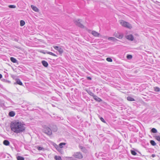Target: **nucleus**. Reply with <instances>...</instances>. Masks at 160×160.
<instances>
[{
  "instance_id": "nucleus-22",
  "label": "nucleus",
  "mask_w": 160,
  "mask_h": 160,
  "mask_svg": "<svg viewBox=\"0 0 160 160\" xmlns=\"http://www.w3.org/2000/svg\"><path fill=\"white\" fill-rule=\"evenodd\" d=\"M25 24V22L24 21L21 20L20 21V25L23 26Z\"/></svg>"
},
{
  "instance_id": "nucleus-1",
  "label": "nucleus",
  "mask_w": 160,
  "mask_h": 160,
  "mask_svg": "<svg viewBox=\"0 0 160 160\" xmlns=\"http://www.w3.org/2000/svg\"><path fill=\"white\" fill-rule=\"evenodd\" d=\"M11 130L16 133H19L24 132L26 129L25 124L19 120H15L10 124Z\"/></svg>"
},
{
  "instance_id": "nucleus-15",
  "label": "nucleus",
  "mask_w": 160,
  "mask_h": 160,
  "mask_svg": "<svg viewBox=\"0 0 160 160\" xmlns=\"http://www.w3.org/2000/svg\"><path fill=\"white\" fill-rule=\"evenodd\" d=\"M15 115V112L13 111H11L9 113V115L11 117H14Z\"/></svg>"
},
{
  "instance_id": "nucleus-32",
  "label": "nucleus",
  "mask_w": 160,
  "mask_h": 160,
  "mask_svg": "<svg viewBox=\"0 0 160 160\" xmlns=\"http://www.w3.org/2000/svg\"><path fill=\"white\" fill-rule=\"evenodd\" d=\"M106 60L108 62H112V59L110 58H106Z\"/></svg>"
},
{
  "instance_id": "nucleus-33",
  "label": "nucleus",
  "mask_w": 160,
  "mask_h": 160,
  "mask_svg": "<svg viewBox=\"0 0 160 160\" xmlns=\"http://www.w3.org/2000/svg\"><path fill=\"white\" fill-rule=\"evenodd\" d=\"M37 148L39 151L42 150L43 149V148L39 146L38 147H37Z\"/></svg>"
},
{
  "instance_id": "nucleus-20",
  "label": "nucleus",
  "mask_w": 160,
  "mask_h": 160,
  "mask_svg": "<svg viewBox=\"0 0 160 160\" xmlns=\"http://www.w3.org/2000/svg\"><path fill=\"white\" fill-rule=\"evenodd\" d=\"M54 158L56 160H62L61 157L60 156H55Z\"/></svg>"
},
{
  "instance_id": "nucleus-39",
  "label": "nucleus",
  "mask_w": 160,
  "mask_h": 160,
  "mask_svg": "<svg viewBox=\"0 0 160 160\" xmlns=\"http://www.w3.org/2000/svg\"><path fill=\"white\" fill-rule=\"evenodd\" d=\"M155 155L154 154H152V157L154 158L155 157Z\"/></svg>"
},
{
  "instance_id": "nucleus-4",
  "label": "nucleus",
  "mask_w": 160,
  "mask_h": 160,
  "mask_svg": "<svg viewBox=\"0 0 160 160\" xmlns=\"http://www.w3.org/2000/svg\"><path fill=\"white\" fill-rule=\"evenodd\" d=\"M45 133L48 135H51L52 134V131L49 127H47L45 129Z\"/></svg>"
},
{
  "instance_id": "nucleus-30",
  "label": "nucleus",
  "mask_w": 160,
  "mask_h": 160,
  "mask_svg": "<svg viewBox=\"0 0 160 160\" xmlns=\"http://www.w3.org/2000/svg\"><path fill=\"white\" fill-rule=\"evenodd\" d=\"M127 59H130L132 58V56L131 55H128L127 56Z\"/></svg>"
},
{
  "instance_id": "nucleus-10",
  "label": "nucleus",
  "mask_w": 160,
  "mask_h": 160,
  "mask_svg": "<svg viewBox=\"0 0 160 160\" xmlns=\"http://www.w3.org/2000/svg\"><path fill=\"white\" fill-rule=\"evenodd\" d=\"M42 63L43 65L45 67H47L48 65L47 62L44 60L42 61Z\"/></svg>"
},
{
  "instance_id": "nucleus-13",
  "label": "nucleus",
  "mask_w": 160,
  "mask_h": 160,
  "mask_svg": "<svg viewBox=\"0 0 160 160\" xmlns=\"http://www.w3.org/2000/svg\"><path fill=\"white\" fill-rule=\"evenodd\" d=\"M3 144L6 146H8L9 145L10 142L8 140H5L3 141Z\"/></svg>"
},
{
  "instance_id": "nucleus-9",
  "label": "nucleus",
  "mask_w": 160,
  "mask_h": 160,
  "mask_svg": "<svg viewBox=\"0 0 160 160\" xmlns=\"http://www.w3.org/2000/svg\"><path fill=\"white\" fill-rule=\"evenodd\" d=\"M31 7L33 10L35 12H38L39 11V9L38 8L33 5H31Z\"/></svg>"
},
{
  "instance_id": "nucleus-3",
  "label": "nucleus",
  "mask_w": 160,
  "mask_h": 160,
  "mask_svg": "<svg viewBox=\"0 0 160 160\" xmlns=\"http://www.w3.org/2000/svg\"><path fill=\"white\" fill-rule=\"evenodd\" d=\"M114 36L120 39H122L123 37V34L118 32H115L114 34Z\"/></svg>"
},
{
  "instance_id": "nucleus-37",
  "label": "nucleus",
  "mask_w": 160,
  "mask_h": 160,
  "mask_svg": "<svg viewBox=\"0 0 160 160\" xmlns=\"http://www.w3.org/2000/svg\"><path fill=\"white\" fill-rule=\"evenodd\" d=\"M57 130H58V128H57L56 127V128L55 129V130H54V131L56 132V131H57Z\"/></svg>"
},
{
  "instance_id": "nucleus-17",
  "label": "nucleus",
  "mask_w": 160,
  "mask_h": 160,
  "mask_svg": "<svg viewBox=\"0 0 160 160\" xmlns=\"http://www.w3.org/2000/svg\"><path fill=\"white\" fill-rule=\"evenodd\" d=\"M66 144V143L65 142H62L59 144V148H62L63 147V146H65Z\"/></svg>"
},
{
  "instance_id": "nucleus-36",
  "label": "nucleus",
  "mask_w": 160,
  "mask_h": 160,
  "mask_svg": "<svg viewBox=\"0 0 160 160\" xmlns=\"http://www.w3.org/2000/svg\"><path fill=\"white\" fill-rule=\"evenodd\" d=\"M87 78L88 79V80H91L92 79V78L89 77H87Z\"/></svg>"
},
{
  "instance_id": "nucleus-2",
  "label": "nucleus",
  "mask_w": 160,
  "mask_h": 160,
  "mask_svg": "<svg viewBox=\"0 0 160 160\" xmlns=\"http://www.w3.org/2000/svg\"><path fill=\"white\" fill-rule=\"evenodd\" d=\"M119 22L122 27L129 29H131L132 28V25L128 22L122 20H120Z\"/></svg>"
},
{
  "instance_id": "nucleus-5",
  "label": "nucleus",
  "mask_w": 160,
  "mask_h": 160,
  "mask_svg": "<svg viewBox=\"0 0 160 160\" xmlns=\"http://www.w3.org/2000/svg\"><path fill=\"white\" fill-rule=\"evenodd\" d=\"M73 156L76 158L81 159L82 158V154L80 152H76L73 155Z\"/></svg>"
},
{
  "instance_id": "nucleus-35",
  "label": "nucleus",
  "mask_w": 160,
  "mask_h": 160,
  "mask_svg": "<svg viewBox=\"0 0 160 160\" xmlns=\"http://www.w3.org/2000/svg\"><path fill=\"white\" fill-rule=\"evenodd\" d=\"M53 48L56 50H58V49L59 48V47L57 46H53Z\"/></svg>"
},
{
  "instance_id": "nucleus-6",
  "label": "nucleus",
  "mask_w": 160,
  "mask_h": 160,
  "mask_svg": "<svg viewBox=\"0 0 160 160\" xmlns=\"http://www.w3.org/2000/svg\"><path fill=\"white\" fill-rule=\"evenodd\" d=\"M92 34L95 37H99L100 34L99 33H98V32L94 31H92Z\"/></svg>"
},
{
  "instance_id": "nucleus-25",
  "label": "nucleus",
  "mask_w": 160,
  "mask_h": 160,
  "mask_svg": "<svg viewBox=\"0 0 160 160\" xmlns=\"http://www.w3.org/2000/svg\"><path fill=\"white\" fill-rule=\"evenodd\" d=\"M158 141L160 142V136H155L154 137Z\"/></svg>"
},
{
  "instance_id": "nucleus-11",
  "label": "nucleus",
  "mask_w": 160,
  "mask_h": 160,
  "mask_svg": "<svg viewBox=\"0 0 160 160\" xmlns=\"http://www.w3.org/2000/svg\"><path fill=\"white\" fill-rule=\"evenodd\" d=\"M53 146L55 147V148H56V149L58 151L60 152V149L59 148V147L55 143H54L53 144Z\"/></svg>"
},
{
  "instance_id": "nucleus-16",
  "label": "nucleus",
  "mask_w": 160,
  "mask_h": 160,
  "mask_svg": "<svg viewBox=\"0 0 160 160\" xmlns=\"http://www.w3.org/2000/svg\"><path fill=\"white\" fill-rule=\"evenodd\" d=\"M127 99L128 101H135V100L133 98L130 97H128L127 98Z\"/></svg>"
},
{
  "instance_id": "nucleus-40",
  "label": "nucleus",
  "mask_w": 160,
  "mask_h": 160,
  "mask_svg": "<svg viewBox=\"0 0 160 160\" xmlns=\"http://www.w3.org/2000/svg\"><path fill=\"white\" fill-rule=\"evenodd\" d=\"M44 54H45V52L43 53Z\"/></svg>"
},
{
  "instance_id": "nucleus-34",
  "label": "nucleus",
  "mask_w": 160,
  "mask_h": 160,
  "mask_svg": "<svg viewBox=\"0 0 160 160\" xmlns=\"http://www.w3.org/2000/svg\"><path fill=\"white\" fill-rule=\"evenodd\" d=\"M100 119L102 122H103L104 123H106V122H105V121L104 120V119L102 118L101 117L100 118Z\"/></svg>"
},
{
  "instance_id": "nucleus-38",
  "label": "nucleus",
  "mask_w": 160,
  "mask_h": 160,
  "mask_svg": "<svg viewBox=\"0 0 160 160\" xmlns=\"http://www.w3.org/2000/svg\"><path fill=\"white\" fill-rule=\"evenodd\" d=\"M2 78V75L1 74H0V79Z\"/></svg>"
},
{
  "instance_id": "nucleus-28",
  "label": "nucleus",
  "mask_w": 160,
  "mask_h": 160,
  "mask_svg": "<svg viewBox=\"0 0 160 160\" xmlns=\"http://www.w3.org/2000/svg\"><path fill=\"white\" fill-rule=\"evenodd\" d=\"M8 7L10 8H16V6L14 5H9L8 6Z\"/></svg>"
},
{
  "instance_id": "nucleus-21",
  "label": "nucleus",
  "mask_w": 160,
  "mask_h": 160,
  "mask_svg": "<svg viewBox=\"0 0 160 160\" xmlns=\"http://www.w3.org/2000/svg\"><path fill=\"white\" fill-rule=\"evenodd\" d=\"M154 90L155 92H159L160 91V88L157 87H154Z\"/></svg>"
},
{
  "instance_id": "nucleus-23",
  "label": "nucleus",
  "mask_w": 160,
  "mask_h": 160,
  "mask_svg": "<svg viewBox=\"0 0 160 160\" xmlns=\"http://www.w3.org/2000/svg\"><path fill=\"white\" fill-rule=\"evenodd\" d=\"M47 53L48 54H50L52 56H53L54 57H57V56L54 53L51 52H47Z\"/></svg>"
},
{
  "instance_id": "nucleus-24",
  "label": "nucleus",
  "mask_w": 160,
  "mask_h": 160,
  "mask_svg": "<svg viewBox=\"0 0 160 160\" xmlns=\"http://www.w3.org/2000/svg\"><path fill=\"white\" fill-rule=\"evenodd\" d=\"M108 40H112L113 41H115L117 40V39H116L115 38L112 37H109L108 38Z\"/></svg>"
},
{
  "instance_id": "nucleus-27",
  "label": "nucleus",
  "mask_w": 160,
  "mask_h": 160,
  "mask_svg": "<svg viewBox=\"0 0 160 160\" xmlns=\"http://www.w3.org/2000/svg\"><path fill=\"white\" fill-rule=\"evenodd\" d=\"M17 159L18 160H24V158L23 157L20 156L17 157Z\"/></svg>"
},
{
  "instance_id": "nucleus-12",
  "label": "nucleus",
  "mask_w": 160,
  "mask_h": 160,
  "mask_svg": "<svg viewBox=\"0 0 160 160\" xmlns=\"http://www.w3.org/2000/svg\"><path fill=\"white\" fill-rule=\"evenodd\" d=\"M16 83L17 84L21 86L23 84L22 82L19 79H16Z\"/></svg>"
},
{
  "instance_id": "nucleus-14",
  "label": "nucleus",
  "mask_w": 160,
  "mask_h": 160,
  "mask_svg": "<svg viewBox=\"0 0 160 160\" xmlns=\"http://www.w3.org/2000/svg\"><path fill=\"white\" fill-rule=\"evenodd\" d=\"M75 24L76 25H77L78 27H80L81 28H84L83 25L80 23H78V22H75Z\"/></svg>"
},
{
  "instance_id": "nucleus-8",
  "label": "nucleus",
  "mask_w": 160,
  "mask_h": 160,
  "mask_svg": "<svg viewBox=\"0 0 160 160\" xmlns=\"http://www.w3.org/2000/svg\"><path fill=\"white\" fill-rule=\"evenodd\" d=\"M93 98L95 100L98 102H100L102 101V99L96 96L95 95L93 96Z\"/></svg>"
},
{
  "instance_id": "nucleus-19",
  "label": "nucleus",
  "mask_w": 160,
  "mask_h": 160,
  "mask_svg": "<svg viewBox=\"0 0 160 160\" xmlns=\"http://www.w3.org/2000/svg\"><path fill=\"white\" fill-rule=\"evenodd\" d=\"M57 51L60 54H62L63 52V49L61 48H59Z\"/></svg>"
},
{
  "instance_id": "nucleus-26",
  "label": "nucleus",
  "mask_w": 160,
  "mask_h": 160,
  "mask_svg": "<svg viewBox=\"0 0 160 160\" xmlns=\"http://www.w3.org/2000/svg\"><path fill=\"white\" fill-rule=\"evenodd\" d=\"M150 142L152 146H155L156 145V143L153 140H151Z\"/></svg>"
},
{
  "instance_id": "nucleus-18",
  "label": "nucleus",
  "mask_w": 160,
  "mask_h": 160,
  "mask_svg": "<svg viewBox=\"0 0 160 160\" xmlns=\"http://www.w3.org/2000/svg\"><path fill=\"white\" fill-rule=\"evenodd\" d=\"M11 61L13 63H16L17 62V60L13 57H11L10 58Z\"/></svg>"
},
{
  "instance_id": "nucleus-7",
  "label": "nucleus",
  "mask_w": 160,
  "mask_h": 160,
  "mask_svg": "<svg viewBox=\"0 0 160 160\" xmlns=\"http://www.w3.org/2000/svg\"><path fill=\"white\" fill-rule=\"evenodd\" d=\"M126 38L128 40L131 41H133L134 39L132 35H129L127 36Z\"/></svg>"
},
{
  "instance_id": "nucleus-29",
  "label": "nucleus",
  "mask_w": 160,
  "mask_h": 160,
  "mask_svg": "<svg viewBox=\"0 0 160 160\" xmlns=\"http://www.w3.org/2000/svg\"><path fill=\"white\" fill-rule=\"evenodd\" d=\"M151 130L152 132L153 133H155L157 132V130L155 128H152Z\"/></svg>"
},
{
  "instance_id": "nucleus-31",
  "label": "nucleus",
  "mask_w": 160,
  "mask_h": 160,
  "mask_svg": "<svg viewBox=\"0 0 160 160\" xmlns=\"http://www.w3.org/2000/svg\"><path fill=\"white\" fill-rule=\"evenodd\" d=\"M131 153L133 155H136L137 154L136 152L133 150L131 151Z\"/></svg>"
}]
</instances>
